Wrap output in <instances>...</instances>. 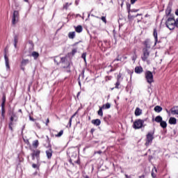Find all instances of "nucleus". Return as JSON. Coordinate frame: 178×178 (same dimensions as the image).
<instances>
[{"mask_svg": "<svg viewBox=\"0 0 178 178\" xmlns=\"http://www.w3.org/2000/svg\"><path fill=\"white\" fill-rule=\"evenodd\" d=\"M32 168L33 169H40V164L33 163L32 164Z\"/></svg>", "mask_w": 178, "mask_h": 178, "instance_id": "nucleus-37", "label": "nucleus"}, {"mask_svg": "<svg viewBox=\"0 0 178 178\" xmlns=\"http://www.w3.org/2000/svg\"><path fill=\"white\" fill-rule=\"evenodd\" d=\"M49 123V118H47V121H46V123H45L46 126H48Z\"/></svg>", "mask_w": 178, "mask_h": 178, "instance_id": "nucleus-46", "label": "nucleus"}, {"mask_svg": "<svg viewBox=\"0 0 178 178\" xmlns=\"http://www.w3.org/2000/svg\"><path fill=\"white\" fill-rule=\"evenodd\" d=\"M143 123L144 121L142 120H138L134 122V129H141L143 127Z\"/></svg>", "mask_w": 178, "mask_h": 178, "instance_id": "nucleus-7", "label": "nucleus"}, {"mask_svg": "<svg viewBox=\"0 0 178 178\" xmlns=\"http://www.w3.org/2000/svg\"><path fill=\"white\" fill-rule=\"evenodd\" d=\"M6 102V96L3 95L2 97L1 106H5V103Z\"/></svg>", "mask_w": 178, "mask_h": 178, "instance_id": "nucleus-34", "label": "nucleus"}, {"mask_svg": "<svg viewBox=\"0 0 178 178\" xmlns=\"http://www.w3.org/2000/svg\"><path fill=\"white\" fill-rule=\"evenodd\" d=\"M34 156H35L37 161H40V154H41V151L39 149H35L31 153Z\"/></svg>", "mask_w": 178, "mask_h": 178, "instance_id": "nucleus-12", "label": "nucleus"}, {"mask_svg": "<svg viewBox=\"0 0 178 178\" xmlns=\"http://www.w3.org/2000/svg\"><path fill=\"white\" fill-rule=\"evenodd\" d=\"M171 113L172 115H178V106L171 108Z\"/></svg>", "mask_w": 178, "mask_h": 178, "instance_id": "nucleus-17", "label": "nucleus"}, {"mask_svg": "<svg viewBox=\"0 0 178 178\" xmlns=\"http://www.w3.org/2000/svg\"><path fill=\"white\" fill-rule=\"evenodd\" d=\"M52 154H54V151H52V147H49V150H46V155L47 159H51L52 158Z\"/></svg>", "mask_w": 178, "mask_h": 178, "instance_id": "nucleus-10", "label": "nucleus"}, {"mask_svg": "<svg viewBox=\"0 0 178 178\" xmlns=\"http://www.w3.org/2000/svg\"><path fill=\"white\" fill-rule=\"evenodd\" d=\"M62 136H63V130L60 131L59 133L55 135V137H62Z\"/></svg>", "mask_w": 178, "mask_h": 178, "instance_id": "nucleus-36", "label": "nucleus"}, {"mask_svg": "<svg viewBox=\"0 0 178 178\" xmlns=\"http://www.w3.org/2000/svg\"><path fill=\"white\" fill-rule=\"evenodd\" d=\"M154 111L155 112H157L158 113H159V112H162V107L159 106H156L154 107Z\"/></svg>", "mask_w": 178, "mask_h": 178, "instance_id": "nucleus-27", "label": "nucleus"}, {"mask_svg": "<svg viewBox=\"0 0 178 178\" xmlns=\"http://www.w3.org/2000/svg\"><path fill=\"white\" fill-rule=\"evenodd\" d=\"M32 145L33 148H38V145H40V143L38 142V140H35L33 142Z\"/></svg>", "mask_w": 178, "mask_h": 178, "instance_id": "nucleus-22", "label": "nucleus"}, {"mask_svg": "<svg viewBox=\"0 0 178 178\" xmlns=\"http://www.w3.org/2000/svg\"><path fill=\"white\" fill-rule=\"evenodd\" d=\"M137 0H131V3H136V1Z\"/></svg>", "mask_w": 178, "mask_h": 178, "instance_id": "nucleus-50", "label": "nucleus"}, {"mask_svg": "<svg viewBox=\"0 0 178 178\" xmlns=\"http://www.w3.org/2000/svg\"><path fill=\"white\" fill-rule=\"evenodd\" d=\"M22 70L24 71V68H22Z\"/></svg>", "mask_w": 178, "mask_h": 178, "instance_id": "nucleus-62", "label": "nucleus"}, {"mask_svg": "<svg viewBox=\"0 0 178 178\" xmlns=\"http://www.w3.org/2000/svg\"><path fill=\"white\" fill-rule=\"evenodd\" d=\"M177 120L175 118L171 117L169 120L170 124H176Z\"/></svg>", "mask_w": 178, "mask_h": 178, "instance_id": "nucleus-19", "label": "nucleus"}, {"mask_svg": "<svg viewBox=\"0 0 178 178\" xmlns=\"http://www.w3.org/2000/svg\"><path fill=\"white\" fill-rule=\"evenodd\" d=\"M86 56H87V54L83 53L81 58L83 59L84 62H86Z\"/></svg>", "mask_w": 178, "mask_h": 178, "instance_id": "nucleus-40", "label": "nucleus"}, {"mask_svg": "<svg viewBox=\"0 0 178 178\" xmlns=\"http://www.w3.org/2000/svg\"><path fill=\"white\" fill-rule=\"evenodd\" d=\"M74 29L76 33H81V31H83V26H81V25H79L77 26H74Z\"/></svg>", "mask_w": 178, "mask_h": 178, "instance_id": "nucleus-16", "label": "nucleus"}, {"mask_svg": "<svg viewBox=\"0 0 178 178\" xmlns=\"http://www.w3.org/2000/svg\"><path fill=\"white\" fill-rule=\"evenodd\" d=\"M70 163H72V166L74 165H80L81 161H80V158L77 156V154L72 155L69 160Z\"/></svg>", "mask_w": 178, "mask_h": 178, "instance_id": "nucleus-3", "label": "nucleus"}, {"mask_svg": "<svg viewBox=\"0 0 178 178\" xmlns=\"http://www.w3.org/2000/svg\"><path fill=\"white\" fill-rule=\"evenodd\" d=\"M73 3H66L65 4L63 5V9H65V10H67L69 9V6H72Z\"/></svg>", "mask_w": 178, "mask_h": 178, "instance_id": "nucleus-24", "label": "nucleus"}, {"mask_svg": "<svg viewBox=\"0 0 178 178\" xmlns=\"http://www.w3.org/2000/svg\"><path fill=\"white\" fill-rule=\"evenodd\" d=\"M19 34L14 35V47L17 48V42H19Z\"/></svg>", "mask_w": 178, "mask_h": 178, "instance_id": "nucleus-13", "label": "nucleus"}, {"mask_svg": "<svg viewBox=\"0 0 178 178\" xmlns=\"http://www.w3.org/2000/svg\"><path fill=\"white\" fill-rule=\"evenodd\" d=\"M88 17H90V13H88Z\"/></svg>", "mask_w": 178, "mask_h": 178, "instance_id": "nucleus-59", "label": "nucleus"}, {"mask_svg": "<svg viewBox=\"0 0 178 178\" xmlns=\"http://www.w3.org/2000/svg\"><path fill=\"white\" fill-rule=\"evenodd\" d=\"M165 24L170 30H175V27H176V20L173 18H168Z\"/></svg>", "mask_w": 178, "mask_h": 178, "instance_id": "nucleus-2", "label": "nucleus"}, {"mask_svg": "<svg viewBox=\"0 0 178 178\" xmlns=\"http://www.w3.org/2000/svg\"><path fill=\"white\" fill-rule=\"evenodd\" d=\"M29 63H30V60L22 59L21 65H22V66H26V65H29Z\"/></svg>", "mask_w": 178, "mask_h": 178, "instance_id": "nucleus-18", "label": "nucleus"}, {"mask_svg": "<svg viewBox=\"0 0 178 178\" xmlns=\"http://www.w3.org/2000/svg\"><path fill=\"white\" fill-rule=\"evenodd\" d=\"M74 37H76V32L73 31V32H70L68 33V38H70L71 40H73Z\"/></svg>", "mask_w": 178, "mask_h": 178, "instance_id": "nucleus-21", "label": "nucleus"}, {"mask_svg": "<svg viewBox=\"0 0 178 178\" xmlns=\"http://www.w3.org/2000/svg\"><path fill=\"white\" fill-rule=\"evenodd\" d=\"M54 63L57 65H61L63 69H69L70 67V61L67 60V57H55Z\"/></svg>", "mask_w": 178, "mask_h": 178, "instance_id": "nucleus-1", "label": "nucleus"}, {"mask_svg": "<svg viewBox=\"0 0 178 178\" xmlns=\"http://www.w3.org/2000/svg\"><path fill=\"white\" fill-rule=\"evenodd\" d=\"M153 35H154L155 41L156 42V41H158V33L156 32V29L154 30Z\"/></svg>", "mask_w": 178, "mask_h": 178, "instance_id": "nucleus-30", "label": "nucleus"}, {"mask_svg": "<svg viewBox=\"0 0 178 178\" xmlns=\"http://www.w3.org/2000/svg\"><path fill=\"white\" fill-rule=\"evenodd\" d=\"M24 141H25V143H29V140H24Z\"/></svg>", "mask_w": 178, "mask_h": 178, "instance_id": "nucleus-55", "label": "nucleus"}, {"mask_svg": "<svg viewBox=\"0 0 178 178\" xmlns=\"http://www.w3.org/2000/svg\"><path fill=\"white\" fill-rule=\"evenodd\" d=\"M82 19H84V15L82 17Z\"/></svg>", "mask_w": 178, "mask_h": 178, "instance_id": "nucleus-61", "label": "nucleus"}, {"mask_svg": "<svg viewBox=\"0 0 178 178\" xmlns=\"http://www.w3.org/2000/svg\"><path fill=\"white\" fill-rule=\"evenodd\" d=\"M83 176L84 178H89L88 175H87L86 174H83Z\"/></svg>", "mask_w": 178, "mask_h": 178, "instance_id": "nucleus-49", "label": "nucleus"}, {"mask_svg": "<svg viewBox=\"0 0 178 178\" xmlns=\"http://www.w3.org/2000/svg\"><path fill=\"white\" fill-rule=\"evenodd\" d=\"M30 120H31L32 122H34V120H35L34 118H33V117L30 116L29 117Z\"/></svg>", "mask_w": 178, "mask_h": 178, "instance_id": "nucleus-47", "label": "nucleus"}, {"mask_svg": "<svg viewBox=\"0 0 178 178\" xmlns=\"http://www.w3.org/2000/svg\"><path fill=\"white\" fill-rule=\"evenodd\" d=\"M141 113H143V111H141V109H140V108H136V111H135L136 116H140V115H141Z\"/></svg>", "mask_w": 178, "mask_h": 178, "instance_id": "nucleus-20", "label": "nucleus"}, {"mask_svg": "<svg viewBox=\"0 0 178 178\" xmlns=\"http://www.w3.org/2000/svg\"><path fill=\"white\" fill-rule=\"evenodd\" d=\"M145 45H146L147 48H151V43H150L149 40L145 41Z\"/></svg>", "mask_w": 178, "mask_h": 178, "instance_id": "nucleus-38", "label": "nucleus"}, {"mask_svg": "<svg viewBox=\"0 0 178 178\" xmlns=\"http://www.w3.org/2000/svg\"><path fill=\"white\" fill-rule=\"evenodd\" d=\"M88 19V18H86L85 20H86V21H87Z\"/></svg>", "mask_w": 178, "mask_h": 178, "instance_id": "nucleus-63", "label": "nucleus"}, {"mask_svg": "<svg viewBox=\"0 0 178 178\" xmlns=\"http://www.w3.org/2000/svg\"><path fill=\"white\" fill-rule=\"evenodd\" d=\"M175 26L178 27V19H177L175 21Z\"/></svg>", "mask_w": 178, "mask_h": 178, "instance_id": "nucleus-48", "label": "nucleus"}, {"mask_svg": "<svg viewBox=\"0 0 178 178\" xmlns=\"http://www.w3.org/2000/svg\"><path fill=\"white\" fill-rule=\"evenodd\" d=\"M72 120H73V118H70V120H69V122H68V124H69L70 127H72Z\"/></svg>", "mask_w": 178, "mask_h": 178, "instance_id": "nucleus-41", "label": "nucleus"}, {"mask_svg": "<svg viewBox=\"0 0 178 178\" xmlns=\"http://www.w3.org/2000/svg\"><path fill=\"white\" fill-rule=\"evenodd\" d=\"M91 122L95 126H99V124H101V120H99V119L93 120L91 121Z\"/></svg>", "mask_w": 178, "mask_h": 178, "instance_id": "nucleus-15", "label": "nucleus"}, {"mask_svg": "<svg viewBox=\"0 0 178 178\" xmlns=\"http://www.w3.org/2000/svg\"><path fill=\"white\" fill-rule=\"evenodd\" d=\"M175 15H177V16H178V10H177L175 11Z\"/></svg>", "mask_w": 178, "mask_h": 178, "instance_id": "nucleus-51", "label": "nucleus"}, {"mask_svg": "<svg viewBox=\"0 0 178 178\" xmlns=\"http://www.w3.org/2000/svg\"><path fill=\"white\" fill-rule=\"evenodd\" d=\"M91 133H94V129H91Z\"/></svg>", "mask_w": 178, "mask_h": 178, "instance_id": "nucleus-56", "label": "nucleus"}, {"mask_svg": "<svg viewBox=\"0 0 178 178\" xmlns=\"http://www.w3.org/2000/svg\"><path fill=\"white\" fill-rule=\"evenodd\" d=\"M142 15L141 14H138L136 16H141Z\"/></svg>", "mask_w": 178, "mask_h": 178, "instance_id": "nucleus-58", "label": "nucleus"}, {"mask_svg": "<svg viewBox=\"0 0 178 178\" xmlns=\"http://www.w3.org/2000/svg\"><path fill=\"white\" fill-rule=\"evenodd\" d=\"M160 126H161L163 127V129H165V127H167V126H168V124L165 121H161L160 122Z\"/></svg>", "mask_w": 178, "mask_h": 178, "instance_id": "nucleus-29", "label": "nucleus"}, {"mask_svg": "<svg viewBox=\"0 0 178 178\" xmlns=\"http://www.w3.org/2000/svg\"><path fill=\"white\" fill-rule=\"evenodd\" d=\"M139 178H145V177H144V175H141L139 177Z\"/></svg>", "mask_w": 178, "mask_h": 178, "instance_id": "nucleus-53", "label": "nucleus"}, {"mask_svg": "<svg viewBox=\"0 0 178 178\" xmlns=\"http://www.w3.org/2000/svg\"><path fill=\"white\" fill-rule=\"evenodd\" d=\"M76 54H77V49H73L71 53H69L68 55H72V56H74Z\"/></svg>", "mask_w": 178, "mask_h": 178, "instance_id": "nucleus-32", "label": "nucleus"}, {"mask_svg": "<svg viewBox=\"0 0 178 178\" xmlns=\"http://www.w3.org/2000/svg\"><path fill=\"white\" fill-rule=\"evenodd\" d=\"M19 11L17 10H14L13 15V18H12V24L15 26L16 23L19 22Z\"/></svg>", "mask_w": 178, "mask_h": 178, "instance_id": "nucleus-6", "label": "nucleus"}, {"mask_svg": "<svg viewBox=\"0 0 178 178\" xmlns=\"http://www.w3.org/2000/svg\"><path fill=\"white\" fill-rule=\"evenodd\" d=\"M4 59L6 62V67L7 69H10V66L9 65V58L6 55V54H4Z\"/></svg>", "mask_w": 178, "mask_h": 178, "instance_id": "nucleus-14", "label": "nucleus"}, {"mask_svg": "<svg viewBox=\"0 0 178 178\" xmlns=\"http://www.w3.org/2000/svg\"><path fill=\"white\" fill-rule=\"evenodd\" d=\"M102 108L104 109H109V108H111V104L107 103L106 104H104Z\"/></svg>", "mask_w": 178, "mask_h": 178, "instance_id": "nucleus-33", "label": "nucleus"}, {"mask_svg": "<svg viewBox=\"0 0 178 178\" xmlns=\"http://www.w3.org/2000/svg\"><path fill=\"white\" fill-rule=\"evenodd\" d=\"M102 109H104L102 107L99 108V110L98 111V115L99 116H104V113L102 112Z\"/></svg>", "mask_w": 178, "mask_h": 178, "instance_id": "nucleus-35", "label": "nucleus"}, {"mask_svg": "<svg viewBox=\"0 0 178 178\" xmlns=\"http://www.w3.org/2000/svg\"><path fill=\"white\" fill-rule=\"evenodd\" d=\"M102 22H104V23H106V18L105 17H102Z\"/></svg>", "mask_w": 178, "mask_h": 178, "instance_id": "nucleus-44", "label": "nucleus"}, {"mask_svg": "<svg viewBox=\"0 0 178 178\" xmlns=\"http://www.w3.org/2000/svg\"><path fill=\"white\" fill-rule=\"evenodd\" d=\"M75 3L77 5V1H75Z\"/></svg>", "mask_w": 178, "mask_h": 178, "instance_id": "nucleus-60", "label": "nucleus"}, {"mask_svg": "<svg viewBox=\"0 0 178 178\" xmlns=\"http://www.w3.org/2000/svg\"><path fill=\"white\" fill-rule=\"evenodd\" d=\"M120 86V81H117V83H115V88H119Z\"/></svg>", "mask_w": 178, "mask_h": 178, "instance_id": "nucleus-39", "label": "nucleus"}, {"mask_svg": "<svg viewBox=\"0 0 178 178\" xmlns=\"http://www.w3.org/2000/svg\"><path fill=\"white\" fill-rule=\"evenodd\" d=\"M42 143L43 147H45V148H51L52 147V145H51V140L48 136H46V138L42 139Z\"/></svg>", "mask_w": 178, "mask_h": 178, "instance_id": "nucleus-5", "label": "nucleus"}, {"mask_svg": "<svg viewBox=\"0 0 178 178\" xmlns=\"http://www.w3.org/2000/svg\"><path fill=\"white\" fill-rule=\"evenodd\" d=\"M24 2L29 3V0H24Z\"/></svg>", "mask_w": 178, "mask_h": 178, "instance_id": "nucleus-54", "label": "nucleus"}, {"mask_svg": "<svg viewBox=\"0 0 178 178\" xmlns=\"http://www.w3.org/2000/svg\"><path fill=\"white\" fill-rule=\"evenodd\" d=\"M122 77V74H119L118 75V78H117V81H120V78Z\"/></svg>", "mask_w": 178, "mask_h": 178, "instance_id": "nucleus-43", "label": "nucleus"}, {"mask_svg": "<svg viewBox=\"0 0 178 178\" xmlns=\"http://www.w3.org/2000/svg\"><path fill=\"white\" fill-rule=\"evenodd\" d=\"M15 120H16V118H13V117H10V122L8 124V128L10 129V130H11L12 131H13V124H15Z\"/></svg>", "mask_w": 178, "mask_h": 178, "instance_id": "nucleus-9", "label": "nucleus"}, {"mask_svg": "<svg viewBox=\"0 0 178 178\" xmlns=\"http://www.w3.org/2000/svg\"><path fill=\"white\" fill-rule=\"evenodd\" d=\"M136 73H143V67H136L135 68Z\"/></svg>", "mask_w": 178, "mask_h": 178, "instance_id": "nucleus-26", "label": "nucleus"}, {"mask_svg": "<svg viewBox=\"0 0 178 178\" xmlns=\"http://www.w3.org/2000/svg\"><path fill=\"white\" fill-rule=\"evenodd\" d=\"M31 157H32V161H34L35 159V156H34V154H31Z\"/></svg>", "mask_w": 178, "mask_h": 178, "instance_id": "nucleus-45", "label": "nucleus"}, {"mask_svg": "<svg viewBox=\"0 0 178 178\" xmlns=\"http://www.w3.org/2000/svg\"><path fill=\"white\" fill-rule=\"evenodd\" d=\"M1 116L5 119V106H1Z\"/></svg>", "mask_w": 178, "mask_h": 178, "instance_id": "nucleus-28", "label": "nucleus"}, {"mask_svg": "<svg viewBox=\"0 0 178 178\" xmlns=\"http://www.w3.org/2000/svg\"><path fill=\"white\" fill-rule=\"evenodd\" d=\"M155 122L157 123H161L162 122V118L160 115L156 116L155 118Z\"/></svg>", "mask_w": 178, "mask_h": 178, "instance_id": "nucleus-31", "label": "nucleus"}, {"mask_svg": "<svg viewBox=\"0 0 178 178\" xmlns=\"http://www.w3.org/2000/svg\"><path fill=\"white\" fill-rule=\"evenodd\" d=\"M57 119H59V117H57Z\"/></svg>", "mask_w": 178, "mask_h": 178, "instance_id": "nucleus-64", "label": "nucleus"}, {"mask_svg": "<svg viewBox=\"0 0 178 178\" xmlns=\"http://www.w3.org/2000/svg\"><path fill=\"white\" fill-rule=\"evenodd\" d=\"M77 113H79V110L76 112V113H74L72 116H71V118L73 119V118H74V117L77 115Z\"/></svg>", "mask_w": 178, "mask_h": 178, "instance_id": "nucleus-42", "label": "nucleus"}, {"mask_svg": "<svg viewBox=\"0 0 178 178\" xmlns=\"http://www.w3.org/2000/svg\"><path fill=\"white\" fill-rule=\"evenodd\" d=\"M152 177H155V174H154V172H152Z\"/></svg>", "mask_w": 178, "mask_h": 178, "instance_id": "nucleus-52", "label": "nucleus"}, {"mask_svg": "<svg viewBox=\"0 0 178 178\" xmlns=\"http://www.w3.org/2000/svg\"><path fill=\"white\" fill-rule=\"evenodd\" d=\"M145 77L149 84H151V83H154V75L152 74V72H151V71H147L145 73Z\"/></svg>", "mask_w": 178, "mask_h": 178, "instance_id": "nucleus-4", "label": "nucleus"}, {"mask_svg": "<svg viewBox=\"0 0 178 178\" xmlns=\"http://www.w3.org/2000/svg\"><path fill=\"white\" fill-rule=\"evenodd\" d=\"M148 56H149V52H148V50L147 49H143V56H142L143 60L145 61L147 59H148Z\"/></svg>", "mask_w": 178, "mask_h": 178, "instance_id": "nucleus-11", "label": "nucleus"}, {"mask_svg": "<svg viewBox=\"0 0 178 178\" xmlns=\"http://www.w3.org/2000/svg\"><path fill=\"white\" fill-rule=\"evenodd\" d=\"M32 56L34 58V59H38V56H40V54L37 51H33L32 53Z\"/></svg>", "mask_w": 178, "mask_h": 178, "instance_id": "nucleus-25", "label": "nucleus"}, {"mask_svg": "<svg viewBox=\"0 0 178 178\" xmlns=\"http://www.w3.org/2000/svg\"><path fill=\"white\" fill-rule=\"evenodd\" d=\"M152 140H154V134L149 133L147 135V140L145 143V145H149V144L152 143Z\"/></svg>", "mask_w": 178, "mask_h": 178, "instance_id": "nucleus-8", "label": "nucleus"}, {"mask_svg": "<svg viewBox=\"0 0 178 178\" xmlns=\"http://www.w3.org/2000/svg\"><path fill=\"white\" fill-rule=\"evenodd\" d=\"M134 12H138V10H134Z\"/></svg>", "mask_w": 178, "mask_h": 178, "instance_id": "nucleus-57", "label": "nucleus"}, {"mask_svg": "<svg viewBox=\"0 0 178 178\" xmlns=\"http://www.w3.org/2000/svg\"><path fill=\"white\" fill-rule=\"evenodd\" d=\"M10 118H15V122H17V115H16V113H15V112L11 111L10 113Z\"/></svg>", "mask_w": 178, "mask_h": 178, "instance_id": "nucleus-23", "label": "nucleus"}]
</instances>
